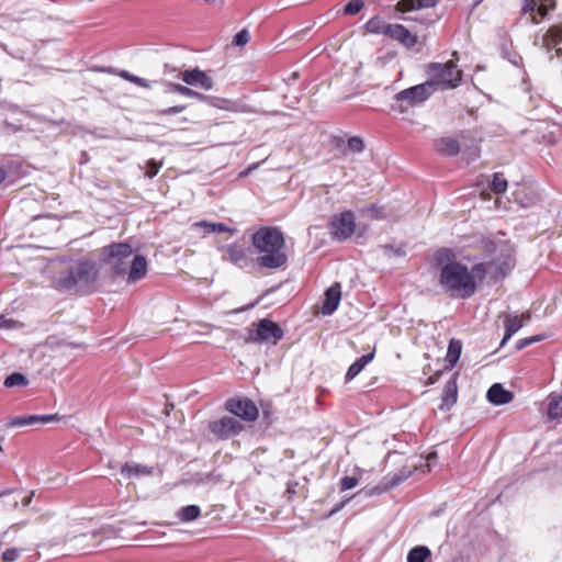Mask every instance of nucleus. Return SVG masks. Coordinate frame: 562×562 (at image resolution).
Masks as SVG:
<instances>
[{"label": "nucleus", "instance_id": "7c9ffc66", "mask_svg": "<svg viewBox=\"0 0 562 562\" xmlns=\"http://www.w3.org/2000/svg\"><path fill=\"white\" fill-rule=\"evenodd\" d=\"M3 384L5 387L26 386L29 380L23 373L14 372L4 379Z\"/></svg>", "mask_w": 562, "mask_h": 562}, {"label": "nucleus", "instance_id": "09e8293b", "mask_svg": "<svg viewBox=\"0 0 562 562\" xmlns=\"http://www.w3.org/2000/svg\"><path fill=\"white\" fill-rule=\"evenodd\" d=\"M7 179V171L4 168L0 167V184Z\"/></svg>", "mask_w": 562, "mask_h": 562}, {"label": "nucleus", "instance_id": "a211bd4d", "mask_svg": "<svg viewBox=\"0 0 562 562\" xmlns=\"http://www.w3.org/2000/svg\"><path fill=\"white\" fill-rule=\"evenodd\" d=\"M458 373H453L450 379L446 382L442 396L441 404L439 408L441 411H449L456 403L458 398Z\"/></svg>", "mask_w": 562, "mask_h": 562}, {"label": "nucleus", "instance_id": "4be33fe9", "mask_svg": "<svg viewBox=\"0 0 562 562\" xmlns=\"http://www.w3.org/2000/svg\"><path fill=\"white\" fill-rule=\"evenodd\" d=\"M121 474L126 479L140 477L153 474V469L135 462H126L121 467Z\"/></svg>", "mask_w": 562, "mask_h": 562}, {"label": "nucleus", "instance_id": "f3484780", "mask_svg": "<svg viewBox=\"0 0 562 562\" xmlns=\"http://www.w3.org/2000/svg\"><path fill=\"white\" fill-rule=\"evenodd\" d=\"M148 271L147 260L143 255H135L131 261L130 269L125 276H127V283H136L144 279Z\"/></svg>", "mask_w": 562, "mask_h": 562}, {"label": "nucleus", "instance_id": "393cba45", "mask_svg": "<svg viewBox=\"0 0 562 562\" xmlns=\"http://www.w3.org/2000/svg\"><path fill=\"white\" fill-rule=\"evenodd\" d=\"M437 151L447 155L454 156L460 151L459 142L452 137H442L435 143Z\"/></svg>", "mask_w": 562, "mask_h": 562}, {"label": "nucleus", "instance_id": "aec40b11", "mask_svg": "<svg viewBox=\"0 0 562 562\" xmlns=\"http://www.w3.org/2000/svg\"><path fill=\"white\" fill-rule=\"evenodd\" d=\"M529 321L530 315L527 313L526 315L518 316L516 314H509L505 319V335L501 342V346H504L507 340L512 338L522 326L524 321Z\"/></svg>", "mask_w": 562, "mask_h": 562}, {"label": "nucleus", "instance_id": "58836bf2", "mask_svg": "<svg viewBox=\"0 0 562 562\" xmlns=\"http://www.w3.org/2000/svg\"><path fill=\"white\" fill-rule=\"evenodd\" d=\"M249 40L250 34L244 29L234 36L233 44L236 46H244L249 42Z\"/></svg>", "mask_w": 562, "mask_h": 562}, {"label": "nucleus", "instance_id": "79ce46f5", "mask_svg": "<svg viewBox=\"0 0 562 562\" xmlns=\"http://www.w3.org/2000/svg\"><path fill=\"white\" fill-rule=\"evenodd\" d=\"M20 555V551L15 548H10V549H7L3 554H2V558L4 561H8V562H12V561H15Z\"/></svg>", "mask_w": 562, "mask_h": 562}, {"label": "nucleus", "instance_id": "ea45409f", "mask_svg": "<svg viewBox=\"0 0 562 562\" xmlns=\"http://www.w3.org/2000/svg\"><path fill=\"white\" fill-rule=\"evenodd\" d=\"M187 109L184 104L169 106L158 111V115L168 116L183 112Z\"/></svg>", "mask_w": 562, "mask_h": 562}, {"label": "nucleus", "instance_id": "5701e85b", "mask_svg": "<svg viewBox=\"0 0 562 562\" xmlns=\"http://www.w3.org/2000/svg\"><path fill=\"white\" fill-rule=\"evenodd\" d=\"M374 358V353L370 352L358 358L347 370L345 379L346 382L353 380L367 364H369Z\"/></svg>", "mask_w": 562, "mask_h": 562}, {"label": "nucleus", "instance_id": "6e6552de", "mask_svg": "<svg viewBox=\"0 0 562 562\" xmlns=\"http://www.w3.org/2000/svg\"><path fill=\"white\" fill-rule=\"evenodd\" d=\"M328 225L331 238L337 241H344L355 233L356 216L351 211H344L333 215Z\"/></svg>", "mask_w": 562, "mask_h": 562}, {"label": "nucleus", "instance_id": "ddd939ff", "mask_svg": "<svg viewBox=\"0 0 562 562\" xmlns=\"http://www.w3.org/2000/svg\"><path fill=\"white\" fill-rule=\"evenodd\" d=\"M218 250L223 254V260L229 261L234 266L244 269L250 265L248 252L250 248H246L237 243L222 245Z\"/></svg>", "mask_w": 562, "mask_h": 562}, {"label": "nucleus", "instance_id": "8fccbe9b", "mask_svg": "<svg viewBox=\"0 0 562 562\" xmlns=\"http://www.w3.org/2000/svg\"><path fill=\"white\" fill-rule=\"evenodd\" d=\"M32 496H33V493H32L30 496H27V497H25V498H24V501H23V505H24V506L30 505V503H31V501H32Z\"/></svg>", "mask_w": 562, "mask_h": 562}, {"label": "nucleus", "instance_id": "c03bdc74", "mask_svg": "<svg viewBox=\"0 0 562 562\" xmlns=\"http://www.w3.org/2000/svg\"><path fill=\"white\" fill-rule=\"evenodd\" d=\"M367 212L371 213L374 218H381L382 214L380 212V207L376 204H370L367 209Z\"/></svg>", "mask_w": 562, "mask_h": 562}, {"label": "nucleus", "instance_id": "20e7f679", "mask_svg": "<svg viewBox=\"0 0 562 562\" xmlns=\"http://www.w3.org/2000/svg\"><path fill=\"white\" fill-rule=\"evenodd\" d=\"M426 75L428 77L426 83H430L432 93H435L438 89H454L462 82V71L458 69V66L453 60L445 64H428L426 66Z\"/></svg>", "mask_w": 562, "mask_h": 562}, {"label": "nucleus", "instance_id": "39448f33", "mask_svg": "<svg viewBox=\"0 0 562 562\" xmlns=\"http://www.w3.org/2000/svg\"><path fill=\"white\" fill-rule=\"evenodd\" d=\"M133 254L131 244L112 243L100 249L99 261L109 268L112 278L124 277L127 272L128 259Z\"/></svg>", "mask_w": 562, "mask_h": 562}, {"label": "nucleus", "instance_id": "2f4dec72", "mask_svg": "<svg viewBox=\"0 0 562 562\" xmlns=\"http://www.w3.org/2000/svg\"><path fill=\"white\" fill-rule=\"evenodd\" d=\"M389 23L384 22L383 20H381L380 18L378 16H374V18H371L367 23H366V30L369 32V33H372V34H382L383 35V31H385V27L387 26Z\"/></svg>", "mask_w": 562, "mask_h": 562}, {"label": "nucleus", "instance_id": "e433bc0d", "mask_svg": "<svg viewBox=\"0 0 562 562\" xmlns=\"http://www.w3.org/2000/svg\"><path fill=\"white\" fill-rule=\"evenodd\" d=\"M536 11L537 14H535L533 12L530 18L531 23L533 24H538L543 18H546V15L548 14V7L543 2H540Z\"/></svg>", "mask_w": 562, "mask_h": 562}, {"label": "nucleus", "instance_id": "1a4fd4ad", "mask_svg": "<svg viewBox=\"0 0 562 562\" xmlns=\"http://www.w3.org/2000/svg\"><path fill=\"white\" fill-rule=\"evenodd\" d=\"M515 260L507 250V254L504 256L502 261H490V262H480L472 266V269L470 272L474 276V280L476 281V278L479 280H483L487 272L493 271L495 274V278H504L508 274V272L514 268Z\"/></svg>", "mask_w": 562, "mask_h": 562}, {"label": "nucleus", "instance_id": "0eeeda50", "mask_svg": "<svg viewBox=\"0 0 562 562\" xmlns=\"http://www.w3.org/2000/svg\"><path fill=\"white\" fill-rule=\"evenodd\" d=\"M432 94L431 86L430 83H426V81L409 87L395 94L394 100L400 103L395 109L398 110L400 113H404L408 106L419 105Z\"/></svg>", "mask_w": 562, "mask_h": 562}, {"label": "nucleus", "instance_id": "a18cd8bd", "mask_svg": "<svg viewBox=\"0 0 562 562\" xmlns=\"http://www.w3.org/2000/svg\"><path fill=\"white\" fill-rule=\"evenodd\" d=\"M14 321L5 318L4 316H0V328H11L13 326Z\"/></svg>", "mask_w": 562, "mask_h": 562}, {"label": "nucleus", "instance_id": "49530a36", "mask_svg": "<svg viewBox=\"0 0 562 562\" xmlns=\"http://www.w3.org/2000/svg\"><path fill=\"white\" fill-rule=\"evenodd\" d=\"M529 345H531V344H530V340H529V338H528V337H526V338L519 339V340L516 342V349H517V350H521V349H524V348L528 347Z\"/></svg>", "mask_w": 562, "mask_h": 562}, {"label": "nucleus", "instance_id": "f257e3e1", "mask_svg": "<svg viewBox=\"0 0 562 562\" xmlns=\"http://www.w3.org/2000/svg\"><path fill=\"white\" fill-rule=\"evenodd\" d=\"M435 263L440 266L439 285L451 297L469 299L476 292V281L469 268L454 259L453 252L441 248L435 252Z\"/></svg>", "mask_w": 562, "mask_h": 562}, {"label": "nucleus", "instance_id": "412c9836", "mask_svg": "<svg viewBox=\"0 0 562 562\" xmlns=\"http://www.w3.org/2000/svg\"><path fill=\"white\" fill-rule=\"evenodd\" d=\"M513 397V393L504 389L499 383L493 384L486 394L487 401L494 405H505L509 403Z\"/></svg>", "mask_w": 562, "mask_h": 562}, {"label": "nucleus", "instance_id": "3c124183", "mask_svg": "<svg viewBox=\"0 0 562 562\" xmlns=\"http://www.w3.org/2000/svg\"><path fill=\"white\" fill-rule=\"evenodd\" d=\"M344 506H345V502H344V503H341V504H339L335 509H333L331 514H334V513H336V512L340 510Z\"/></svg>", "mask_w": 562, "mask_h": 562}, {"label": "nucleus", "instance_id": "de8ad7c7", "mask_svg": "<svg viewBox=\"0 0 562 562\" xmlns=\"http://www.w3.org/2000/svg\"><path fill=\"white\" fill-rule=\"evenodd\" d=\"M528 338L530 340V344H535V342L542 341L546 338V336L544 335H535V336H530Z\"/></svg>", "mask_w": 562, "mask_h": 562}, {"label": "nucleus", "instance_id": "f03ea898", "mask_svg": "<svg viewBox=\"0 0 562 562\" xmlns=\"http://www.w3.org/2000/svg\"><path fill=\"white\" fill-rule=\"evenodd\" d=\"M251 244L258 254L256 258L258 267L277 270L286 266L285 239L279 227H260L252 234Z\"/></svg>", "mask_w": 562, "mask_h": 562}, {"label": "nucleus", "instance_id": "6ab92c4d", "mask_svg": "<svg viewBox=\"0 0 562 562\" xmlns=\"http://www.w3.org/2000/svg\"><path fill=\"white\" fill-rule=\"evenodd\" d=\"M59 420V416L57 414L52 415H24L16 416L11 418L9 422V426L12 427H24L32 426L35 424H47L50 422Z\"/></svg>", "mask_w": 562, "mask_h": 562}, {"label": "nucleus", "instance_id": "4468645a", "mask_svg": "<svg viewBox=\"0 0 562 562\" xmlns=\"http://www.w3.org/2000/svg\"><path fill=\"white\" fill-rule=\"evenodd\" d=\"M179 78L188 86L200 87L204 90H211L214 86L212 77L199 68L184 70L180 72Z\"/></svg>", "mask_w": 562, "mask_h": 562}, {"label": "nucleus", "instance_id": "cd10ccee", "mask_svg": "<svg viewBox=\"0 0 562 562\" xmlns=\"http://www.w3.org/2000/svg\"><path fill=\"white\" fill-rule=\"evenodd\" d=\"M462 350L461 341L452 339L449 342L446 361L449 368H453L458 362Z\"/></svg>", "mask_w": 562, "mask_h": 562}, {"label": "nucleus", "instance_id": "a19ab883", "mask_svg": "<svg viewBox=\"0 0 562 562\" xmlns=\"http://www.w3.org/2000/svg\"><path fill=\"white\" fill-rule=\"evenodd\" d=\"M146 165H147V170L145 172V176L147 178H154L159 172V170L161 168V164H158L157 161H155L153 159L148 160L146 162Z\"/></svg>", "mask_w": 562, "mask_h": 562}, {"label": "nucleus", "instance_id": "9b49d317", "mask_svg": "<svg viewBox=\"0 0 562 562\" xmlns=\"http://www.w3.org/2000/svg\"><path fill=\"white\" fill-rule=\"evenodd\" d=\"M209 430L218 439L226 440L238 436L244 425L233 416H224L209 424Z\"/></svg>", "mask_w": 562, "mask_h": 562}, {"label": "nucleus", "instance_id": "dca6fc26", "mask_svg": "<svg viewBox=\"0 0 562 562\" xmlns=\"http://www.w3.org/2000/svg\"><path fill=\"white\" fill-rule=\"evenodd\" d=\"M341 299V285L338 282L331 284L325 291V299L321 307V312L323 315H331L339 305Z\"/></svg>", "mask_w": 562, "mask_h": 562}, {"label": "nucleus", "instance_id": "a878e982", "mask_svg": "<svg viewBox=\"0 0 562 562\" xmlns=\"http://www.w3.org/2000/svg\"><path fill=\"white\" fill-rule=\"evenodd\" d=\"M196 227H201L204 229V233L212 234V233H229V234H236L237 229L234 227H229L224 223H213L207 221H200L194 224Z\"/></svg>", "mask_w": 562, "mask_h": 562}, {"label": "nucleus", "instance_id": "423d86ee", "mask_svg": "<svg viewBox=\"0 0 562 562\" xmlns=\"http://www.w3.org/2000/svg\"><path fill=\"white\" fill-rule=\"evenodd\" d=\"M283 336L284 330L278 323L269 318H261L248 327L247 341L252 344H270L274 346L283 338Z\"/></svg>", "mask_w": 562, "mask_h": 562}, {"label": "nucleus", "instance_id": "f704fd0d", "mask_svg": "<svg viewBox=\"0 0 562 562\" xmlns=\"http://www.w3.org/2000/svg\"><path fill=\"white\" fill-rule=\"evenodd\" d=\"M364 149V144L361 137L351 136L347 140V148L344 150V154H347V150L351 153H361Z\"/></svg>", "mask_w": 562, "mask_h": 562}, {"label": "nucleus", "instance_id": "c9c22d12", "mask_svg": "<svg viewBox=\"0 0 562 562\" xmlns=\"http://www.w3.org/2000/svg\"><path fill=\"white\" fill-rule=\"evenodd\" d=\"M364 3L362 0H351L349 1L344 9V13L347 15H355L361 11Z\"/></svg>", "mask_w": 562, "mask_h": 562}, {"label": "nucleus", "instance_id": "2eb2a0df", "mask_svg": "<svg viewBox=\"0 0 562 562\" xmlns=\"http://www.w3.org/2000/svg\"><path fill=\"white\" fill-rule=\"evenodd\" d=\"M383 35L387 36L392 40H395L403 44L406 47H413L417 43L416 35H413L404 25L402 24H387L385 31H383Z\"/></svg>", "mask_w": 562, "mask_h": 562}, {"label": "nucleus", "instance_id": "7ed1b4c3", "mask_svg": "<svg viewBox=\"0 0 562 562\" xmlns=\"http://www.w3.org/2000/svg\"><path fill=\"white\" fill-rule=\"evenodd\" d=\"M100 269L92 259H80L60 274L56 284L59 290L75 294H88L92 292Z\"/></svg>", "mask_w": 562, "mask_h": 562}, {"label": "nucleus", "instance_id": "473e14b6", "mask_svg": "<svg viewBox=\"0 0 562 562\" xmlns=\"http://www.w3.org/2000/svg\"><path fill=\"white\" fill-rule=\"evenodd\" d=\"M490 188L496 194L504 193L507 189V180L504 178V175L499 172L494 173Z\"/></svg>", "mask_w": 562, "mask_h": 562}, {"label": "nucleus", "instance_id": "603ef678", "mask_svg": "<svg viewBox=\"0 0 562 562\" xmlns=\"http://www.w3.org/2000/svg\"><path fill=\"white\" fill-rule=\"evenodd\" d=\"M9 493H10V490H5V491L0 492V498L2 496H4V495L9 494Z\"/></svg>", "mask_w": 562, "mask_h": 562}, {"label": "nucleus", "instance_id": "37998d69", "mask_svg": "<svg viewBox=\"0 0 562 562\" xmlns=\"http://www.w3.org/2000/svg\"><path fill=\"white\" fill-rule=\"evenodd\" d=\"M382 248L385 251H392L395 256H398V257L406 255V252L402 246L395 247L393 245H384V246H382Z\"/></svg>", "mask_w": 562, "mask_h": 562}, {"label": "nucleus", "instance_id": "b1692460", "mask_svg": "<svg viewBox=\"0 0 562 562\" xmlns=\"http://www.w3.org/2000/svg\"><path fill=\"white\" fill-rule=\"evenodd\" d=\"M547 415L550 419L562 418V392H552L549 395Z\"/></svg>", "mask_w": 562, "mask_h": 562}, {"label": "nucleus", "instance_id": "c756f323", "mask_svg": "<svg viewBox=\"0 0 562 562\" xmlns=\"http://www.w3.org/2000/svg\"><path fill=\"white\" fill-rule=\"evenodd\" d=\"M201 515V509L198 505H188L179 509L177 516L183 522L193 521Z\"/></svg>", "mask_w": 562, "mask_h": 562}, {"label": "nucleus", "instance_id": "72a5a7b5", "mask_svg": "<svg viewBox=\"0 0 562 562\" xmlns=\"http://www.w3.org/2000/svg\"><path fill=\"white\" fill-rule=\"evenodd\" d=\"M119 75L121 78H123L130 82H133V83L137 85L138 87L147 88V89L150 88V82L147 79L135 76V75L128 72L127 70H121Z\"/></svg>", "mask_w": 562, "mask_h": 562}, {"label": "nucleus", "instance_id": "4c0bfd02", "mask_svg": "<svg viewBox=\"0 0 562 562\" xmlns=\"http://www.w3.org/2000/svg\"><path fill=\"white\" fill-rule=\"evenodd\" d=\"M359 484V480L356 476H344L340 479V491H348L356 487Z\"/></svg>", "mask_w": 562, "mask_h": 562}, {"label": "nucleus", "instance_id": "bb28decb", "mask_svg": "<svg viewBox=\"0 0 562 562\" xmlns=\"http://www.w3.org/2000/svg\"><path fill=\"white\" fill-rule=\"evenodd\" d=\"M437 3L438 0H402L398 5L402 11H409L432 8Z\"/></svg>", "mask_w": 562, "mask_h": 562}, {"label": "nucleus", "instance_id": "9d476101", "mask_svg": "<svg viewBox=\"0 0 562 562\" xmlns=\"http://www.w3.org/2000/svg\"><path fill=\"white\" fill-rule=\"evenodd\" d=\"M225 409L235 417L248 423H254L259 416L258 407L247 397L228 398L225 402Z\"/></svg>", "mask_w": 562, "mask_h": 562}, {"label": "nucleus", "instance_id": "c85d7f7f", "mask_svg": "<svg viewBox=\"0 0 562 562\" xmlns=\"http://www.w3.org/2000/svg\"><path fill=\"white\" fill-rule=\"evenodd\" d=\"M431 552L425 546H417L411 549L407 553V562H426L430 558Z\"/></svg>", "mask_w": 562, "mask_h": 562}, {"label": "nucleus", "instance_id": "f8f14e48", "mask_svg": "<svg viewBox=\"0 0 562 562\" xmlns=\"http://www.w3.org/2000/svg\"><path fill=\"white\" fill-rule=\"evenodd\" d=\"M168 92H175L179 93L183 97L188 98H194L203 103H206L210 106L217 108V109H226V104L229 103L228 100L213 97V95H206L201 92H198L187 86L180 85V83H173V82H167L166 85Z\"/></svg>", "mask_w": 562, "mask_h": 562}]
</instances>
